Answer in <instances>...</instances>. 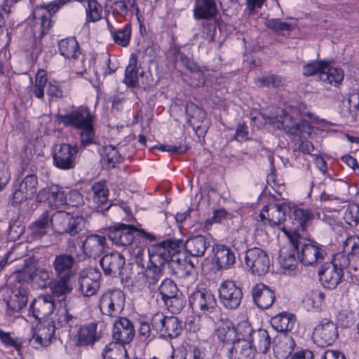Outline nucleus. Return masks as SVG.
<instances>
[{
	"mask_svg": "<svg viewBox=\"0 0 359 359\" xmlns=\"http://www.w3.org/2000/svg\"><path fill=\"white\" fill-rule=\"evenodd\" d=\"M102 355L103 359H126L127 351L124 346L110 343L106 346Z\"/></svg>",
	"mask_w": 359,
	"mask_h": 359,
	"instance_id": "49",
	"label": "nucleus"
},
{
	"mask_svg": "<svg viewBox=\"0 0 359 359\" xmlns=\"http://www.w3.org/2000/svg\"><path fill=\"white\" fill-rule=\"evenodd\" d=\"M137 229L130 224L118 223L109 227L107 230L108 238L116 246L124 247L132 244Z\"/></svg>",
	"mask_w": 359,
	"mask_h": 359,
	"instance_id": "11",
	"label": "nucleus"
},
{
	"mask_svg": "<svg viewBox=\"0 0 359 359\" xmlns=\"http://www.w3.org/2000/svg\"><path fill=\"white\" fill-rule=\"evenodd\" d=\"M209 246L208 238L202 235L191 237L184 243L186 251L194 257H202Z\"/></svg>",
	"mask_w": 359,
	"mask_h": 359,
	"instance_id": "35",
	"label": "nucleus"
},
{
	"mask_svg": "<svg viewBox=\"0 0 359 359\" xmlns=\"http://www.w3.org/2000/svg\"><path fill=\"white\" fill-rule=\"evenodd\" d=\"M299 243L297 238H290L289 246H284L280 250L279 263L282 268L293 270L298 261L296 258L297 252H299Z\"/></svg>",
	"mask_w": 359,
	"mask_h": 359,
	"instance_id": "26",
	"label": "nucleus"
},
{
	"mask_svg": "<svg viewBox=\"0 0 359 359\" xmlns=\"http://www.w3.org/2000/svg\"><path fill=\"white\" fill-rule=\"evenodd\" d=\"M69 253L57 255L53 262V267L56 277L72 278L74 275L73 266L79 258L76 254V245L74 243H69Z\"/></svg>",
	"mask_w": 359,
	"mask_h": 359,
	"instance_id": "7",
	"label": "nucleus"
},
{
	"mask_svg": "<svg viewBox=\"0 0 359 359\" xmlns=\"http://www.w3.org/2000/svg\"><path fill=\"white\" fill-rule=\"evenodd\" d=\"M213 251L215 262L219 269H229L235 263V254L229 248L223 245H217L214 247Z\"/></svg>",
	"mask_w": 359,
	"mask_h": 359,
	"instance_id": "36",
	"label": "nucleus"
},
{
	"mask_svg": "<svg viewBox=\"0 0 359 359\" xmlns=\"http://www.w3.org/2000/svg\"><path fill=\"white\" fill-rule=\"evenodd\" d=\"M33 37L41 39L47 34L52 27L53 22L41 10H34L28 18Z\"/></svg>",
	"mask_w": 359,
	"mask_h": 359,
	"instance_id": "19",
	"label": "nucleus"
},
{
	"mask_svg": "<svg viewBox=\"0 0 359 359\" xmlns=\"http://www.w3.org/2000/svg\"><path fill=\"white\" fill-rule=\"evenodd\" d=\"M85 219L81 216L74 217L70 215L64 233L74 236L81 231L84 226Z\"/></svg>",
	"mask_w": 359,
	"mask_h": 359,
	"instance_id": "56",
	"label": "nucleus"
},
{
	"mask_svg": "<svg viewBox=\"0 0 359 359\" xmlns=\"http://www.w3.org/2000/svg\"><path fill=\"white\" fill-rule=\"evenodd\" d=\"M217 325L215 335L224 344L233 343L237 336V330L233 323L229 319H223L219 315V320L215 322Z\"/></svg>",
	"mask_w": 359,
	"mask_h": 359,
	"instance_id": "29",
	"label": "nucleus"
},
{
	"mask_svg": "<svg viewBox=\"0 0 359 359\" xmlns=\"http://www.w3.org/2000/svg\"><path fill=\"white\" fill-rule=\"evenodd\" d=\"M205 118V111L203 109H201L199 112L195 114L194 116L189 118L187 122L196 133H203L206 131L208 124Z\"/></svg>",
	"mask_w": 359,
	"mask_h": 359,
	"instance_id": "51",
	"label": "nucleus"
},
{
	"mask_svg": "<svg viewBox=\"0 0 359 359\" xmlns=\"http://www.w3.org/2000/svg\"><path fill=\"white\" fill-rule=\"evenodd\" d=\"M125 262V257L118 252L107 254L100 260L104 273L111 276L122 275Z\"/></svg>",
	"mask_w": 359,
	"mask_h": 359,
	"instance_id": "23",
	"label": "nucleus"
},
{
	"mask_svg": "<svg viewBox=\"0 0 359 359\" xmlns=\"http://www.w3.org/2000/svg\"><path fill=\"white\" fill-rule=\"evenodd\" d=\"M50 286V290L54 297L60 299V301H65L67 295L72 291V286L70 283L72 278L57 277Z\"/></svg>",
	"mask_w": 359,
	"mask_h": 359,
	"instance_id": "41",
	"label": "nucleus"
},
{
	"mask_svg": "<svg viewBox=\"0 0 359 359\" xmlns=\"http://www.w3.org/2000/svg\"><path fill=\"white\" fill-rule=\"evenodd\" d=\"M289 215L299 224L302 230L305 229L306 226L310 223L316 216H317L318 219H321L320 213H316V215L312 210L304 209L296 206L290 207Z\"/></svg>",
	"mask_w": 359,
	"mask_h": 359,
	"instance_id": "39",
	"label": "nucleus"
},
{
	"mask_svg": "<svg viewBox=\"0 0 359 359\" xmlns=\"http://www.w3.org/2000/svg\"><path fill=\"white\" fill-rule=\"evenodd\" d=\"M252 297L255 304L262 309L271 307L276 299L275 291L262 283L252 287Z\"/></svg>",
	"mask_w": 359,
	"mask_h": 359,
	"instance_id": "22",
	"label": "nucleus"
},
{
	"mask_svg": "<svg viewBox=\"0 0 359 359\" xmlns=\"http://www.w3.org/2000/svg\"><path fill=\"white\" fill-rule=\"evenodd\" d=\"M47 83V78L44 72H39L36 76L35 84L33 88L34 95L39 99L43 97L44 86Z\"/></svg>",
	"mask_w": 359,
	"mask_h": 359,
	"instance_id": "64",
	"label": "nucleus"
},
{
	"mask_svg": "<svg viewBox=\"0 0 359 359\" xmlns=\"http://www.w3.org/2000/svg\"><path fill=\"white\" fill-rule=\"evenodd\" d=\"M290 210V206L286 203H271L263 208L259 216L265 224L275 226L285 221Z\"/></svg>",
	"mask_w": 359,
	"mask_h": 359,
	"instance_id": "14",
	"label": "nucleus"
},
{
	"mask_svg": "<svg viewBox=\"0 0 359 359\" xmlns=\"http://www.w3.org/2000/svg\"><path fill=\"white\" fill-rule=\"evenodd\" d=\"M107 28L109 30L114 41L116 43L126 47L130 41L131 38V25L127 23L123 29H116L113 25L107 20Z\"/></svg>",
	"mask_w": 359,
	"mask_h": 359,
	"instance_id": "44",
	"label": "nucleus"
},
{
	"mask_svg": "<svg viewBox=\"0 0 359 359\" xmlns=\"http://www.w3.org/2000/svg\"><path fill=\"white\" fill-rule=\"evenodd\" d=\"M189 302L193 310H200L208 316L214 322L219 320L221 313L217 300L213 294L205 288L195 289L189 297Z\"/></svg>",
	"mask_w": 359,
	"mask_h": 359,
	"instance_id": "3",
	"label": "nucleus"
},
{
	"mask_svg": "<svg viewBox=\"0 0 359 359\" xmlns=\"http://www.w3.org/2000/svg\"><path fill=\"white\" fill-rule=\"evenodd\" d=\"M314 253L313 242L303 244L301 245L300 251L298 252V258L304 265L315 266L316 259Z\"/></svg>",
	"mask_w": 359,
	"mask_h": 359,
	"instance_id": "50",
	"label": "nucleus"
},
{
	"mask_svg": "<svg viewBox=\"0 0 359 359\" xmlns=\"http://www.w3.org/2000/svg\"><path fill=\"white\" fill-rule=\"evenodd\" d=\"M78 146L61 143L55 145L53 158L54 165L62 170H70L75 167Z\"/></svg>",
	"mask_w": 359,
	"mask_h": 359,
	"instance_id": "8",
	"label": "nucleus"
},
{
	"mask_svg": "<svg viewBox=\"0 0 359 359\" xmlns=\"http://www.w3.org/2000/svg\"><path fill=\"white\" fill-rule=\"evenodd\" d=\"M102 332L97 331V324L90 323L81 327L78 332V341L80 346L93 345L99 341Z\"/></svg>",
	"mask_w": 359,
	"mask_h": 359,
	"instance_id": "34",
	"label": "nucleus"
},
{
	"mask_svg": "<svg viewBox=\"0 0 359 359\" xmlns=\"http://www.w3.org/2000/svg\"><path fill=\"white\" fill-rule=\"evenodd\" d=\"M163 302L168 310L175 314L180 313L185 305V300L181 292L178 294L175 295V297H169Z\"/></svg>",
	"mask_w": 359,
	"mask_h": 359,
	"instance_id": "54",
	"label": "nucleus"
},
{
	"mask_svg": "<svg viewBox=\"0 0 359 359\" xmlns=\"http://www.w3.org/2000/svg\"><path fill=\"white\" fill-rule=\"evenodd\" d=\"M111 8L114 13H116L121 16H126L129 12L132 14L135 12L139 13V8L137 5L136 0H117L112 5Z\"/></svg>",
	"mask_w": 359,
	"mask_h": 359,
	"instance_id": "47",
	"label": "nucleus"
},
{
	"mask_svg": "<svg viewBox=\"0 0 359 359\" xmlns=\"http://www.w3.org/2000/svg\"><path fill=\"white\" fill-rule=\"evenodd\" d=\"M245 261L252 273L258 276L265 274L270 267L269 256L258 248L248 250L245 252Z\"/></svg>",
	"mask_w": 359,
	"mask_h": 359,
	"instance_id": "13",
	"label": "nucleus"
},
{
	"mask_svg": "<svg viewBox=\"0 0 359 359\" xmlns=\"http://www.w3.org/2000/svg\"><path fill=\"white\" fill-rule=\"evenodd\" d=\"M102 158L110 168H114L116 163L122 161V157L116 148L111 145L104 147Z\"/></svg>",
	"mask_w": 359,
	"mask_h": 359,
	"instance_id": "55",
	"label": "nucleus"
},
{
	"mask_svg": "<svg viewBox=\"0 0 359 359\" xmlns=\"http://www.w3.org/2000/svg\"><path fill=\"white\" fill-rule=\"evenodd\" d=\"M158 290L163 301L169 297H175V295L178 294V293L180 292L177 285L169 278H166L162 281L158 287Z\"/></svg>",
	"mask_w": 359,
	"mask_h": 359,
	"instance_id": "53",
	"label": "nucleus"
},
{
	"mask_svg": "<svg viewBox=\"0 0 359 359\" xmlns=\"http://www.w3.org/2000/svg\"><path fill=\"white\" fill-rule=\"evenodd\" d=\"M149 264L144 272H139L137 277L149 285H154L162 278L163 271L169 259V252L161 242L149 250Z\"/></svg>",
	"mask_w": 359,
	"mask_h": 359,
	"instance_id": "1",
	"label": "nucleus"
},
{
	"mask_svg": "<svg viewBox=\"0 0 359 359\" xmlns=\"http://www.w3.org/2000/svg\"><path fill=\"white\" fill-rule=\"evenodd\" d=\"M344 79V72L341 69L330 67L326 62L323 72L320 74V80L333 86L339 84Z\"/></svg>",
	"mask_w": 359,
	"mask_h": 359,
	"instance_id": "45",
	"label": "nucleus"
},
{
	"mask_svg": "<svg viewBox=\"0 0 359 359\" xmlns=\"http://www.w3.org/2000/svg\"><path fill=\"white\" fill-rule=\"evenodd\" d=\"M107 247L105 237L97 234L88 236L82 244L83 252L87 256L94 258L100 257Z\"/></svg>",
	"mask_w": 359,
	"mask_h": 359,
	"instance_id": "27",
	"label": "nucleus"
},
{
	"mask_svg": "<svg viewBox=\"0 0 359 359\" xmlns=\"http://www.w3.org/2000/svg\"><path fill=\"white\" fill-rule=\"evenodd\" d=\"M343 250L346 252L353 261L359 259V237L351 236L344 242Z\"/></svg>",
	"mask_w": 359,
	"mask_h": 359,
	"instance_id": "52",
	"label": "nucleus"
},
{
	"mask_svg": "<svg viewBox=\"0 0 359 359\" xmlns=\"http://www.w3.org/2000/svg\"><path fill=\"white\" fill-rule=\"evenodd\" d=\"M135 327L132 321L127 318H119L114 323L113 339L116 344L123 345L129 344L134 338Z\"/></svg>",
	"mask_w": 359,
	"mask_h": 359,
	"instance_id": "18",
	"label": "nucleus"
},
{
	"mask_svg": "<svg viewBox=\"0 0 359 359\" xmlns=\"http://www.w3.org/2000/svg\"><path fill=\"white\" fill-rule=\"evenodd\" d=\"M151 323L153 328L163 337L176 338L182 331V322L176 316H166L159 312L152 316Z\"/></svg>",
	"mask_w": 359,
	"mask_h": 359,
	"instance_id": "5",
	"label": "nucleus"
},
{
	"mask_svg": "<svg viewBox=\"0 0 359 359\" xmlns=\"http://www.w3.org/2000/svg\"><path fill=\"white\" fill-rule=\"evenodd\" d=\"M144 72L137 67V57L135 54H131L129 63L126 69L124 83L130 88L143 86L147 84L144 79Z\"/></svg>",
	"mask_w": 359,
	"mask_h": 359,
	"instance_id": "21",
	"label": "nucleus"
},
{
	"mask_svg": "<svg viewBox=\"0 0 359 359\" xmlns=\"http://www.w3.org/2000/svg\"><path fill=\"white\" fill-rule=\"evenodd\" d=\"M0 341L6 347L13 348L20 354L22 342L18 338H14L10 332L0 330Z\"/></svg>",
	"mask_w": 359,
	"mask_h": 359,
	"instance_id": "61",
	"label": "nucleus"
},
{
	"mask_svg": "<svg viewBox=\"0 0 359 359\" xmlns=\"http://www.w3.org/2000/svg\"><path fill=\"white\" fill-rule=\"evenodd\" d=\"M339 114L346 123H352L359 118V93L352 94L346 101H341Z\"/></svg>",
	"mask_w": 359,
	"mask_h": 359,
	"instance_id": "28",
	"label": "nucleus"
},
{
	"mask_svg": "<svg viewBox=\"0 0 359 359\" xmlns=\"http://www.w3.org/2000/svg\"><path fill=\"white\" fill-rule=\"evenodd\" d=\"M69 216L65 211H57L53 215L49 212L50 226L57 233H64Z\"/></svg>",
	"mask_w": 359,
	"mask_h": 359,
	"instance_id": "48",
	"label": "nucleus"
},
{
	"mask_svg": "<svg viewBox=\"0 0 359 359\" xmlns=\"http://www.w3.org/2000/svg\"><path fill=\"white\" fill-rule=\"evenodd\" d=\"M102 7L95 0L88 2L86 8V20L88 22H96L102 18Z\"/></svg>",
	"mask_w": 359,
	"mask_h": 359,
	"instance_id": "57",
	"label": "nucleus"
},
{
	"mask_svg": "<svg viewBox=\"0 0 359 359\" xmlns=\"http://www.w3.org/2000/svg\"><path fill=\"white\" fill-rule=\"evenodd\" d=\"M36 201L41 203L46 202L53 209H57L67 203L65 191L57 185L40 189L36 195Z\"/></svg>",
	"mask_w": 359,
	"mask_h": 359,
	"instance_id": "17",
	"label": "nucleus"
},
{
	"mask_svg": "<svg viewBox=\"0 0 359 359\" xmlns=\"http://www.w3.org/2000/svg\"><path fill=\"white\" fill-rule=\"evenodd\" d=\"M50 226L49 212H43L41 216L28 227L30 235L33 238H41L47 233V229Z\"/></svg>",
	"mask_w": 359,
	"mask_h": 359,
	"instance_id": "40",
	"label": "nucleus"
},
{
	"mask_svg": "<svg viewBox=\"0 0 359 359\" xmlns=\"http://www.w3.org/2000/svg\"><path fill=\"white\" fill-rule=\"evenodd\" d=\"M337 337V327L335 323L328 319H323L314 330L313 338L320 346L332 345Z\"/></svg>",
	"mask_w": 359,
	"mask_h": 359,
	"instance_id": "16",
	"label": "nucleus"
},
{
	"mask_svg": "<svg viewBox=\"0 0 359 359\" xmlns=\"http://www.w3.org/2000/svg\"><path fill=\"white\" fill-rule=\"evenodd\" d=\"M296 321L294 314L282 312L271 319V326L279 332H285L292 330Z\"/></svg>",
	"mask_w": 359,
	"mask_h": 359,
	"instance_id": "37",
	"label": "nucleus"
},
{
	"mask_svg": "<svg viewBox=\"0 0 359 359\" xmlns=\"http://www.w3.org/2000/svg\"><path fill=\"white\" fill-rule=\"evenodd\" d=\"M93 115L86 107L80 108L65 115H57L56 121L65 126H71L80 130L93 123Z\"/></svg>",
	"mask_w": 359,
	"mask_h": 359,
	"instance_id": "12",
	"label": "nucleus"
},
{
	"mask_svg": "<svg viewBox=\"0 0 359 359\" xmlns=\"http://www.w3.org/2000/svg\"><path fill=\"white\" fill-rule=\"evenodd\" d=\"M54 308L53 296L41 295L32 301L29 312L34 318L40 320L50 315Z\"/></svg>",
	"mask_w": 359,
	"mask_h": 359,
	"instance_id": "24",
	"label": "nucleus"
},
{
	"mask_svg": "<svg viewBox=\"0 0 359 359\" xmlns=\"http://www.w3.org/2000/svg\"><path fill=\"white\" fill-rule=\"evenodd\" d=\"M80 144L83 147H86L95 142V130L93 123L80 129Z\"/></svg>",
	"mask_w": 359,
	"mask_h": 359,
	"instance_id": "59",
	"label": "nucleus"
},
{
	"mask_svg": "<svg viewBox=\"0 0 359 359\" xmlns=\"http://www.w3.org/2000/svg\"><path fill=\"white\" fill-rule=\"evenodd\" d=\"M181 241L167 240L161 242L169 252L168 264L170 273L178 278H187L196 273L194 263L189 259H180L175 255Z\"/></svg>",
	"mask_w": 359,
	"mask_h": 359,
	"instance_id": "2",
	"label": "nucleus"
},
{
	"mask_svg": "<svg viewBox=\"0 0 359 359\" xmlns=\"http://www.w3.org/2000/svg\"><path fill=\"white\" fill-rule=\"evenodd\" d=\"M194 16L197 19H210L217 13L215 0H197Z\"/></svg>",
	"mask_w": 359,
	"mask_h": 359,
	"instance_id": "42",
	"label": "nucleus"
},
{
	"mask_svg": "<svg viewBox=\"0 0 359 359\" xmlns=\"http://www.w3.org/2000/svg\"><path fill=\"white\" fill-rule=\"evenodd\" d=\"M318 276L325 287L334 289L341 282L344 272L328 262L321 265L318 270Z\"/></svg>",
	"mask_w": 359,
	"mask_h": 359,
	"instance_id": "20",
	"label": "nucleus"
},
{
	"mask_svg": "<svg viewBox=\"0 0 359 359\" xmlns=\"http://www.w3.org/2000/svg\"><path fill=\"white\" fill-rule=\"evenodd\" d=\"M93 200L97 212L107 210L111 206L108 200L109 189L104 182H97L92 185Z\"/></svg>",
	"mask_w": 359,
	"mask_h": 359,
	"instance_id": "31",
	"label": "nucleus"
},
{
	"mask_svg": "<svg viewBox=\"0 0 359 359\" xmlns=\"http://www.w3.org/2000/svg\"><path fill=\"white\" fill-rule=\"evenodd\" d=\"M13 187L11 205L13 207H17L23 201L32 198L36 194L37 177L33 174L27 175L20 182H15Z\"/></svg>",
	"mask_w": 359,
	"mask_h": 359,
	"instance_id": "6",
	"label": "nucleus"
},
{
	"mask_svg": "<svg viewBox=\"0 0 359 359\" xmlns=\"http://www.w3.org/2000/svg\"><path fill=\"white\" fill-rule=\"evenodd\" d=\"M249 341L255 347V352L259 351L266 353L271 347V337L268 331L264 329H259L255 331L252 334V339Z\"/></svg>",
	"mask_w": 359,
	"mask_h": 359,
	"instance_id": "38",
	"label": "nucleus"
},
{
	"mask_svg": "<svg viewBox=\"0 0 359 359\" xmlns=\"http://www.w3.org/2000/svg\"><path fill=\"white\" fill-rule=\"evenodd\" d=\"M325 294L320 290H311L308 292L302 302L306 310L320 309L325 304Z\"/></svg>",
	"mask_w": 359,
	"mask_h": 359,
	"instance_id": "46",
	"label": "nucleus"
},
{
	"mask_svg": "<svg viewBox=\"0 0 359 359\" xmlns=\"http://www.w3.org/2000/svg\"><path fill=\"white\" fill-rule=\"evenodd\" d=\"M351 261H353V259L343 250L335 254L330 262L344 272V269L349 266Z\"/></svg>",
	"mask_w": 359,
	"mask_h": 359,
	"instance_id": "63",
	"label": "nucleus"
},
{
	"mask_svg": "<svg viewBox=\"0 0 359 359\" xmlns=\"http://www.w3.org/2000/svg\"><path fill=\"white\" fill-rule=\"evenodd\" d=\"M255 83L260 87H279L283 85L284 80L282 77L270 75L269 76L257 78Z\"/></svg>",
	"mask_w": 359,
	"mask_h": 359,
	"instance_id": "62",
	"label": "nucleus"
},
{
	"mask_svg": "<svg viewBox=\"0 0 359 359\" xmlns=\"http://www.w3.org/2000/svg\"><path fill=\"white\" fill-rule=\"evenodd\" d=\"M243 292L235 282L226 280L219 287V299L222 305L226 309H237L243 299Z\"/></svg>",
	"mask_w": 359,
	"mask_h": 359,
	"instance_id": "9",
	"label": "nucleus"
},
{
	"mask_svg": "<svg viewBox=\"0 0 359 359\" xmlns=\"http://www.w3.org/2000/svg\"><path fill=\"white\" fill-rule=\"evenodd\" d=\"M255 349L247 339L237 338L229 349L231 359H253Z\"/></svg>",
	"mask_w": 359,
	"mask_h": 359,
	"instance_id": "30",
	"label": "nucleus"
},
{
	"mask_svg": "<svg viewBox=\"0 0 359 359\" xmlns=\"http://www.w3.org/2000/svg\"><path fill=\"white\" fill-rule=\"evenodd\" d=\"M344 219L349 225H356L359 222V204H349L344 213Z\"/></svg>",
	"mask_w": 359,
	"mask_h": 359,
	"instance_id": "60",
	"label": "nucleus"
},
{
	"mask_svg": "<svg viewBox=\"0 0 359 359\" xmlns=\"http://www.w3.org/2000/svg\"><path fill=\"white\" fill-rule=\"evenodd\" d=\"M33 274V266H25L22 269L15 271L13 276L18 283L28 284L34 281Z\"/></svg>",
	"mask_w": 359,
	"mask_h": 359,
	"instance_id": "58",
	"label": "nucleus"
},
{
	"mask_svg": "<svg viewBox=\"0 0 359 359\" xmlns=\"http://www.w3.org/2000/svg\"><path fill=\"white\" fill-rule=\"evenodd\" d=\"M55 331L53 321H45L37 326L30 342L36 348L48 346L52 341Z\"/></svg>",
	"mask_w": 359,
	"mask_h": 359,
	"instance_id": "25",
	"label": "nucleus"
},
{
	"mask_svg": "<svg viewBox=\"0 0 359 359\" xmlns=\"http://www.w3.org/2000/svg\"><path fill=\"white\" fill-rule=\"evenodd\" d=\"M60 55L67 59H76L80 54V47L74 37L62 39L58 43Z\"/></svg>",
	"mask_w": 359,
	"mask_h": 359,
	"instance_id": "43",
	"label": "nucleus"
},
{
	"mask_svg": "<svg viewBox=\"0 0 359 359\" xmlns=\"http://www.w3.org/2000/svg\"><path fill=\"white\" fill-rule=\"evenodd\" d=\"M283 113V115L280 117V119L271 122L278 129L302 137L311 134L312 128L308 121L302 120L300 123L296 122L292 116L287 113L285 114L284 111Z\"/></svg>",
	"mask_w": 359,
	"mask_h": 359,
	"instance_id": "10",
	"label": "nucleus"
},
{
	"mask_svg": "<svg viewBox=\"0 0 359 359\" xmlns=\"http://www.w3.org/2000/svg\"><path fill=\"white\" fill-rule=\"evenodd\" d=\"M295 342L293 338L287 334L278 336L275 341L273 351L277 359H287L291 355Z\"/></svg>",
	"mask_w": 359,
	"mask_h": 359,
	"instance_id": "33",
	"label": "nucleus"
},
{
	"mask_svg": "<svg viewBox=\"0 0 359 359\" xmlns=\"http://www.w3.org/2000/svg\"><path fill=\"white\" fill-rule=\"evenodd\" d=\"M29 290L28 287L21 285L11 292L6 304L13 311H20L27 306Z\"/></svg>",
	"mask_w": 359,
	"mask_h": 359,
	"instance_id": "32",
	"label": "nucleus"
},
{
	"mask_svg": "<svg viewBox=\"0 0 359 359\" xmlns=\"http://www.w3.org/2000/svg\"><path fill=\"white\" fill-rule=\"evenodd\" d=\"M101 273L95 269L82 271L79 277V290L85 297L94 295L100 288Z\"/></svg>",
	"mask_w": 359,
	"mask_h": 359,
	"instance_id": "15",
	"label": "nucleus"
},
{
	"mask_svg": "<svg viewBox=\"0 0 359 359\" xmlns=\"http://www.w3.org/2000/svg\"><path fill=\"white\" fill-rule=\"evenodd\" d=\"M126 295L121 290H108L100 297L98 308L104 316L116 318L124 309Z\"/></svg>",
	"mask_w": 359,
	"mask_h": 359,
	"instance_id": "4",
	"label": "nucleus"
}]
</instances>
